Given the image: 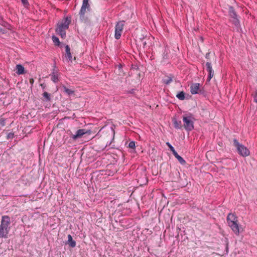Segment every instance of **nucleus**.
Segmentation results:
<instances>
[{
    "mask_svg": "<svg viewBox=\"0 0 257 257\" xmlns=\"http://www.w3.org/2000/svg\"><path fill=\"white\" fill-rule=\"evenodd\" d=\"M10 223V218L8 216H3L2 217L0 225V238H8Z\"/></svg>",
    "mask_w": 257,
    "mask_h": 257,
    "instance_id": "obj_1",
    "label": "nucleus"
},
{
    "mask_svg": "<svg viewBox=\"0 0 257 257\" xmlns=\"http://www.w3.org/2000/svg\"><path fill=\"white\" fill-rule=\"evenodd\" d=\"M70 23V18L66 17L63 20L61 23H58L57 24L56 32L57 34L61 36L62 38H65L66 37V30L68 29Z\"/></svg>",
    "mask_w": 257,
    "mask_h": 257,
    "instance_id": "obj_2",
    "label": "nucleus"
},
{
    "mask_svg": "<svg viewBox=\"0 0 257 257\" xmlns=\"http://www.w3.org/2000/svg\"><path fill=\"white\" fill-rule=\"evenodd\" d=\"M233 145L236 148L238 154L241 156L245 157L249 155V150L244 145L240 144L236 139H233Z\"/></svg>",
    "mask_w": 257,
    "mask_h": 257,
    "instance_id": "obj_3",
    "label": "nucleus"
},
{
    "mask_svg": "<svg viewBox=\"0 0 257 257\" xmlns=\"http://www.w3.org/2000/svg\"><path fill=\"white\" fill-rule=\"evenodd\" d=\"M194 119L192 115L191 114L187 116H183V126L187 131L190 132L194 129Z\"/></svg>",
    "mask_w": 257,
    "mask_h": 257,
    "instance_id": "obj_4",
    "label": "nucleus"
},
{
    "mask_svg": "<svg viewBox=\"0 0 257 257\" xmlns=\"http://www.w3.org/2000/svg\"><path fill=\"white\" fill-rule=\"evenodd\" d=\"M124 25V21H119L116 23L115 26V34L114 37L116 39L118 40L120 39L123 27Z\"/></svg>",
    "mask_w": 257,
    "mask_h": 257,
    "instance_id": "obj_5",
    "label": "nucleus"
},
{
    "mask_svg": "<svg viewBox=\"0 0 257 257\" xmlns=\"http://www.w3.org/2000/svg\"><path fill=\"white\" fill-rule=\"evenodd\" d=\"M229 15L232 19V22L235 26H238L239 25V21L237 18L236 13L234 8L230 6L229 8Z\"/></svg>",
    "mask_w": 257,
    "mask_h": 257,
    "instance_id": "obj_6",
    "label": "nucleus"
},
{
    "mask_svg": "<svg viewBox=\"0 0 257 257\" xmlns=\"http://www.w3.org/2000/svg\"><path fill=\"white\" fill-rule=\"evenodd\" d=\"M200 85L198 83L191 84L190 86V92L192 94H202L203 92L200 89Z\"/></svg>",
    "mask_w": 257,
    "mask_h": 257,
    "instance_id": "obj_7",
    "label": "nucleus"
},
{
    "mask_svg": "<svg viewBox=\"0 0 257 257\" xmlns=\"http://www.w3.org/2000/svg\"><path fill=\"white\" fill-rule=\"evenodd\" d=\"M206 69L208 73L207 80L209 81L213 77L214 72L212 67L211 63L207 62L205 64Z\"/></svg>",
    "mask_w": 257,
    "mask_h": 257,
    "instance_id": "obj_8",
    "label": "nucleus"
},
{
    "mask_svg": "<svg viewBox=\"0 0 257 257\" xmlns=\"http://www.w3.org/2000/svg\"><path fill=\"white\" fill-rule=\"evenodd\" d=\"M91 131L90 130L86 131L85 129H79L77 131L76 134L73 135L72 136V138L74 140H76L78 138H80L82 137L83 135L86 134H90Z\"/></svg>",
    "mask_w": 257,
    "mask_h": 257,
    "instance_id": "obj_9",
    "label": "nucleus"
},
{
    "mask_svg": "<svg viewBox=\"0 0 257 257\" xmlns=\"http://www.w3.org/2000/svg\"><path fill=\"white\" fill-rule=\"evenodd\" d=\"M229 226L231 227L232 231L236 234H238L239 229L237 222H232L228 224Z\"/></svg>",
    "mask_w": 257,
    "mask_h": 257,
    "instance_id": "obj_10",
    "label": "nucleus"
},
{
    "mask_svg": "<svg viewBox=\"0 0 257 257\" xmlns=\"http://www.w3.org/2000/svg\"><path fill=\"white\" fill-rule=\"evenodd\" d=\"M227 220L228 224L232 223V222H238L237 217L236 215L233 213H229L227 217Z\"/></svg>",
    "mask_w": 257,
    "mask_h": 257,
    "instance_id": "obj_11",
    "label": "nucleus"
},
{
    "mask_svg": "<svg viewBox=\"0 0 257 257\" xmlns=\"http://www.w3.org/2000/svg\"><path fill=\"white\" fill-rule=\"evenodd\" d=\"M65 57L69 61H72V56L70 52V48L68 45L65 46Z\"/></svg>",
    "mask_w": 257,
    "mask_h": 257,
    "instance_id": "obj_12",
    "label": "nucleus"
},
{
    "mask_svg": "<svg viewBox=\"0 0 257 257\" xmlns=\"http://www.w3.org/2000/svg\"><path fill=\"white\" fill-rule=\"evenodd\" d=\"M66 244H68L70 247L72 248L75 247L76 245V241L73 239L72 237L70 234L68 235V240Z\"/></svg>",
    "mask_w": 257,
    "mask_h": 257,
    "instance_id": "obj_13",
    "label": "nucleus"
},
{
    "mask_svg": "<svg viewBox=\"0 0 257 257\" xmlns=\"http://www.w3.org/2000/svg\"><path fill=\"white\" fill-rule=\"evenodd\" d=\"M173 154L181 164L184 165L186 164V161L184 160V159L182 157L179 156L176 151L174 152Z\"/></svg>",
    "mask_w": 257,
    "mask_h": 257,
    "instance_id": "obj_14",
    "label": "nucleus"
},
{
    "mask_svg": "<svg viewBox=\"0 0 257 257\" xmlns=\"http://www.w3.org/2000/svg\"><path fill=\"white\" fill-rule=\"evenodd\" d=\"M17 74L18 75H21L24 73V67L21 64H18L16 65Z\"/></svg>",
    "mask_w": 257,
    "mask_h": 257,
    "instance_id": "obj_15",
    "label": "nucleus"
},
{
    "mask_svg": "<svg viewBox=\"0 0 257 257\" xmlns=\"http://www.w3.org/2000/svg\"><path fill=\"white\" fill-rule=\"evenodd\" d=\"M50 76L51 77V80L54 83H56L58 82L59 79L58 74H56L55 72H52V73L50 74Z\"/></svg>",
    "mask_w": 257,
    "mask_h": 257,
    "instance_id": "obj_16",
    "label": "nucleus"
},
{
    "mask_svg": "<svg viewBox=\"0 0 257 257\" xmlns=\"http://www.w3.org/2000/svg\"><path fill=\"white\" fill-rule=\"evenodd\" d=\"M62 87L63 88L64 92L68 95H71L74 94V91L67 88L65 85H63Z\"/></svg>",
    "mask_w": 257,
    "mask_h": 257,
    "instance_id": "obj_17",
    "label": "nucleus"
},
{
    "mask_svg": "<svg viewBox=\"0 0 257 257\" xmlns=\"http://www.w3.org/2000/svg\"><path fill=\"white\" fill-rule=\"evenodd\" d=\"M173 123L175 128L180 129L182 127L181 121H178L176 119H174L173 120Z\"/></svg>",
    "mask_w": 257,
    "mask_h": 257,
    "instance_id": "obj_18",
    "label": "nucleus"
},
{
    "mask_svg": "<svg viewBox=\"0 0 257 257\" xmlns=\"http://www.w3.org/2000/svg\"><path fill=\"white\" fill-rule=\"evenodd\" d=\"M86 9H87L86 8L82 7L81 6L80 11L79 12V15H80V19H82L84 18V15L86 12Z\"/></svg>",
    "mask_w": 257,
    "mask_h": 257,
    "instance_id": "obj_19",
    "label": "nucleus"
},
{
    "mask_svg": "<svg viewBox=\"0 0 257 257\" xmlns=\"http://www.w3.org/2000/svg\"><path fill=\"white\" fill-rule=\"evenodd\" d=\"M185 93L183 91L179 92L177 95L176 97L181 100H183L185 98Z\"/></svg>",
    "mask_w": 257,
    "mask_h": 257,
    "instance_id": "obj_20",
    "label": "nucleus"
},
{
    "mask_svg": "<svg viewBox=\"0 0 257 257\" xmlns=\"http://www.w3.org/2000/svg\"><path fill=\"white\" fill-rule=\"evenodd\" d=\"M43 96L45 98V101H50L51 99V94L47 92H44Z\"/></svg>",
    "mask_w": 257,
    "mask_h": 257,
    "instance_id": "obj_21",
    "label": "nucleus"
},
{
    "mask_svg": "<svg viewBox=\"0 0 257 257\" xmlns=\"http://www.w3.org/2000/svg\"><path fill=\"white\" fill-rule=\"evenodd\" d=\"M52 39L53 40V42L56 46H59L60 42L59 41V39L58 37H56L55 36H53L52 37Z\"/></svg>",
    "mask_w": 257,
    "mask_h": 257,
    "instance_id": "obj_22",
    "label": "nucleus"
},
{
    "mask_svg": "<svg viewBox=\"0 0 257 257\" xmlns=\"http://www.w3.org/2000/svg\"><path fill=\"white\" fill-rule=\"evenodd\" d=\"M82 7L86 8L88 10H89L90 5L88 4V0H83Z\"/></svg>",
    "mask_w": 257,
    "mask_h": 257,
    "instance_id": "obj_23",
    "label": "nucleus"
},
{
    "mask_svg": "<svg viewBox=\"0 0 257 257\" xmlns=\"http://www.w3.org/2000/svg\"><path fill=\"white\" fill-rule=\"evenodd\" d=\"M172 81V79L171 77H168L166 79L163 80V82L164 83L166 84H169Z\"/></svg>",
    "mask_w": 257,
    "mask_h": 257,
    "instance_id": "obj_24",
    "label": "nucleus"
},
{
    "mask_svg": "<svg viewBox=\"0 0 257 257\" xmlns=\"http://www.w3.org/2000/svg\"><path fill=\"white\" fill-rule=\"evenodd\" d=\"M166 145L169 148L170 151L172 152V153H173L174 152H175L176 151L174 149V147L171 145V144L170 143H169V142H167V143H166Z\"/></svg>",
    "mask_w": 257,
    "mask_h": 257,
    "instance_id": "obj_25",
    "label": "nucleus"
},
{
    "mask_svg": "<svg viewBox=\"0 0 257 257\" xmlns=\"http://www.w3.org/2000/svg\"><path fill=\"white\" fill-rule=\"evenodd\" d=\"M6 119L1 117L0 118V125L2 126H4L6 125Z\"/></svg>",
    "mask_w": 257,
    "mask_h": 257,
    "instance_id": "obj_26",
    "label": "nucleus"
},
{
    "mask_svg": "<svg viewBox=\"0 0 257 257\" xmlns=\"http://www.w3.org/2000/svg\"><path fill=\"white\" fill-rule=\"evenodd\" d=\"M14 137H15L14 133H9L7 135V139L8 140L12 139H13L14 138Z\"/></svg>",
    "mask_w": 257,
    "mask_h": 257,
    "instance_id": "obj_27",
    "label": "nucleus"
},
{
    "mask_svg": "<svg viewBox=\"0 0 257 257\" xmlns=\"http://www.w3.org/2000/svg\"><path fill=\"white\" fill-rule=\"evenodd\" d=\"M21 2L22 3L23 6L25 8H28V7L29 6V3L28 0H21Z\"/></svg>",
    "mask_w": 257,
    "mask_h": 257,
    "instance_id": "obj_28",
    "label": "nucleus"
},
{
    "mask_svg": "<svg viewBox=\"0 0 257 257\" xmlns=\"http://www.w3.org/2000/svg\"><path fill=\"white\" fill-rule=\"evenodd\" d=\"M135 142L134 141H131L128 144V147L131 149H135Z\"/></svg>",
    "mask_w": 257,
    "mask_h": 257,
    "instance_id": "obj_29",
    "label": "nucleus"
},
{
    "mask_svg": "<svg viewBox=\"0 0 257 257\" xmlns=\"http://www.w3.org/2000/svg\"><path fill=\"white\" fill-rule=\"evenodd\" d=\"M252 95L253 97V101L257 103V90Z\"/></svg>",
    "mask_w": 257,
    "mask_h": 257,
    "instance_id": "obj_30",
    "label": "nucleus"
},
{
    "mask_svg": "<svg viewBox=\"0 0 257 257\" xmlns=\"http://www.w3.org/2000/svg\"><path fill=\"white\" fill-rule=\"evenodd\" d=\"M6 32V30L0 28V34H5Z\"/></svg>",
    "mask_w": 257,
    "mask_h": 257,
    "instance_id": "obj_31",
    "label": "nucleus"
},
{
    "mask_svg": "<svg viewBox=\"0 0 257 257\" xmlns=\"http://www.w3.org/2000/svg\"><path fill=\"white\" fill-rule=\"evenodd\" d=\"M135 90H136V89H132L130 91H128V93L133 94V93H134Z\"/></svg>",
    "mask_w": 257,
    "mask_h": 257,
    "instance_id": "obj_32",
    "label": "nucleus"
},
{
    "mask_svg": "<svg viewBox=\"0 0 257 257\" xmlns=\"http://www.w3.org/2000/svg\"><path fill=\"white\" fill-rule=\"evenodd\" d=\"M52 72H55V73H56V74H57V73H58L57 70H56L55 66L54 68L53 69Z\"/></svg>",
    "mask_w": 257,
    "mask_h": 257,
    "instance_id": "obj_33",
    "label": "nucleus"
},
{
    "mask_svg": "<svg viewBox=\"0 0 257 257\" xmlns=\"http://www.w3.org/2000/svg\"><path fill=\"white\" fill-rule=\"evenodd\" d=\"M209 54H210V53H206V55H205V58H206V59H208V57H209Z\"/></svg>",
    "mask_w": 257,
    "mask_h": 257,
    "instance_id": "obj_34",
    "label": "nucleus"
},
{
    "mask_svg": "<svg viewBox=\"0 0 257 257\" xmlns=\"http://www.w3.org/2000/svg\"><path fill=\"white\" fill-rule=\"evenodd\" d=\"M118 68L119 70H120L122 68V65L121 64H119L118 65Z\"/></svg>",
    "mask_w": 257,
    "mask_h": 257,
    "instance_id": "obj_35",
    "label": "nucleus"
},
{
    "mask_svg": "<svg viewBox=\"0 0 257 257\" xmlns=\"http://www.w3.org/2000/svg\"><path fill=\"white\" fill-rule=\"evenodd\" d=\"M143 46H144H144H145V45H146V42H143Z\"/></svg>",
    "mask_w": 257,
    "mask_h": 257,
    "instance_id": "obj_36",
    "label": "nucleus"
},
{
    "mask_svg": "<svg viewBox=\"0 0 257 257\" xmlns=\"http://www.w3.org/2000/svg\"><path fill=\"white\" fill-rule=\"evenodd\" d=\"M111 207L115 208V206H111Z\"/></svg>",
    "mask_w": 257,
    "mask_h": 257,
    "instance_id": "obj_37",
    "label": "nucleus"
}]
</instances>
